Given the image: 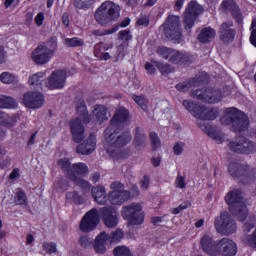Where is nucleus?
<instances>
[{
    "mask_svg": "<svg viewBox=\"0 0 256 256\" xmlns=\"http://www.w3.org/2000/svg\"><path fill=\"white\" fill-rule=\"evenodd\" d=\"M42 247L43 251L48 253V255H53V253H57V244H55V242H43Z\"/></svg>",
    "mask_w": 256,
    "mask_h": 256,
    "instance_id": "nucleus-49",
    "label": "nucleus"
},
{
    "mask_svg": "<svg viewBox=\"0 0 256 256\" xmlns=\"http://www.w3.org/2000/svg\"><path fill=\"white\" fill-rule=\"evenodd\" d=\"M94 17L99 25L105 27L121 17V6L113 1H105L96 9Z\"/></svg>",
    "mask_w": 256,
    "mask_h": 256,
    "instance_id": "nucleus-8",
    "label": "nucleus"
},
{
    "mask_svg": "<svg viewBox=\"0 0 256 256\" xmlns=\"http://www.w3.org/2000/svg\"><path fill=\"white\" fill-rule=\"evenodd\" d=\"M233 217H238L239 221H246L247 217H249V211L247 208L240 204L234 211H229Z\"/></svg>",
    "mask_w": 256,
    "mask_h": 256,
    "instance_id": "nucleus-35",
    "label": "nucleus"
},
{
    "mask_svg": "<svg viewBox=\"0 0 256 256\" xmlns=\"http://www.w3.org/2000/svg\"><path fill=\"white\" fill-rule=\"evenodd\" d=\"M250 43L256 47V28L251 31Z\"/></svg>",
    "mask_w": 256,
    "mask_h": 256,
    "instance_id": "nucleus-64",
    "label": "nucleus"
},
{
    "mask_svg": "<svg viewBox=\"0 0 256 256\" xmlns=\"http://www.w3.org/2000/svg\"><path fill=\"white\" fill-rule=\"evenodd\" d=\"M58 167L62 169L64 173H66L67 179H71L73 175H76L73 169H71V161L69 158H61L57 161Z\"/></svg>",
    "mask_w": 256,
    "mask_h": 256,
    "instance_id": "nucleus-31",
    "label": "nucleus"
},
{
    "mask_svg": "<svg viewBox=\"0 0 256 256\" xmlns=\"http://www.w3.org/2000/svg\"><path fill=\"white\" fill-rule=\"evenodd\" d=\"M96 147L97 137H95L93 134H90L84 142L77 146L76 153L79 155H91V153L95 151Z\"/></svg>",
    "mask_w": 256,
    "mask_h": 256,
    "instance_id": "nucleus-22",
    "label": "nucleus"
},
{
    "mask_svg": "<svg viewBox=\"0 0 256 256\" xmlns=\"http://www.w3.org/2000/svg\"><path fill=\"white\" fill-rule=\"evenodd\" d=\"M17 105V100H15L13 97L0 95L1 109H15Z\"/></svg>",
    "mask_w": 256,
    "mask_h": 256,
    "instance_id": "nucleus-34",
    "label": "nucleus"
},
{
    "mask_svg": "<svg viewBox=\"0 0 256 256\" xmlns=\"http://www.w3.org/2000/svg\"><path fill=\"white\" fill-rule=\"evenodd\" d=\"M53 57L48 50L43 48V45H38L35 51L32 54V59L36 65H45L51 61Z\"/></svg>",
    "mask_w": 256,
    "mask_h": 256,
    "instance_id": "nucleus-23",
    "label": "nucleus"
},
{
    "mask_svg": "<svg viewBox=\"0 0 256 256\" xmlns=\"http://www.w3.org/2000/svg\"><path fill=\"white\" fill-rule=\"evenodd\" d=\"M200 249L209 256H219V240L215 241L210 235L205 234L200 239Z\"/></svg>",
    "mask_w": 256,
    "mask_h": 256,
    "instance_id": "nucleus-18",
    "label": "nucleus"
},
{
    "mask_svg": "<svg viewBox=\"0 0 256 256\" xmlns=\"http://www.w3.org/2000/svg\"><path fill=\"white\" fill-rule=\"evenodd\" d=\"M109 110L107 107L103 105H96L94 110L92 111L93 115L96 118V121H99V123H103V121H107V112Z\"/></svg>",
    "mask_w": 256,
    "mask_h": 256,
    "instance_id": "nucleus-33",
    "label": "nucleus"
},
{
    "mask_svg": "<svg viewBox=\"0 0 256 256\" xmlns=\"http://www.w3.org/2000/svg\"><path fill=\"white\" fill-rule=\"evenodd\" d=\"M156 67L158 71H160L161 75H169V73H173V67L169 64L156 62Z\"/></svg>",
    "mask_w": 256,
    "mask_h": 256,
    "instance_id": "nucleus-44",
    "label": "nucleus"
},
{
    "mask_svg": "<svg viewBox=\"0 0 256 256\" xmlns=\"http://www.w3.org/2000/svg\"><path fill=\"white\" fill-rule=\"evenodd\" d=\"M50 54L55 55V51H57V36H52L50 39L46 41V43L39 44Z\"/></svg>",
    "mask_w": 256,
    "mask_h": 256,
    "instance_id": "nucleus-37",
    "label": "nucleus"
},
{
    "mask_svg": "<svg viewBox=\"0 0 256 256\" xmlns=\"http://www.w3.org/2000/svg\"><path fill=\"white\" fill-rule=\"evenodd\" d=\"M123 239V230L116 229L109 236L110 243H119Z\"/></svg>",
    "mask_w": 256,
    "mask_h": 256,
    "instance_id": "nucleus-50",
    "label": "nucleus"
},
{
    "mask_svg": "<svg viewBox=\"0 0 256 256\" xmlns=\"http://www.w3.org/2000/svg\"><path fill=\"white\" fill-rule=\"evenodd\" d=\"M231 27H233V21H226L220 25V40H222L223 43H233V41H235L237 31Z\"/></svg>",
    "mask_w": 256,
    "mask_h": 256,
    "instance_id": "nucleus-20",
    "label": "nucleus"
},
{
    "mask_svg": "<svg viewBox=\"0 0 256 256\" xmlns=\"http://www.w3.org/2000/svg\"><path fill=\"white\" fill-rule=\"evenodd\" d=\"M228 173L241 185H251L256 181V167H251L247 163L230 162Z\"/></svg>",
    "mask_w": 256,
    "mask_h": 256,
    "instance_id": "nucleus-7",
    "label": "nucleus"
},
{
    "mask_svg": "<svg viewBox=\"0 0 256 256\" xmlns=\"http://www.w3.org/2000/svg\"><path fill=\"white\" fill-rule=\"evenodd\" d=\"M185 147V142H176L173 147V153L174 155H182L183 149Z\"/></svg>",
    "mask_w": 256,
    "mask_h": 256,
    "instance_id": "nucleus-55",
    "label": "nucleus"
},
{
    "mask_svg": "<svg viewBox=\"0 0 256 256\" xmlns=\"http://www.w3.org/2000/svg\"><path fill=\"white\" fill-rule=\"evenodd\" d=\"M199 15H201V6H199L195 0L190 1L184 12L183 18V25L186 31L193 29L195 21H197V17H199Z\"/></svg>",
    "mask_w": 256,
    "mask_h": 256,
    "instance_id": "nucleus-14",
    "label": "nucleus"
},
{
    "mask_svg": "<svg viewBox=\"0 0 256 256\" xmlns=\"http://www.w3.org/2000/svg\"><path fill=\"white\" fill-rule=\"evenodd\" d=\"M149 185H151V177H149V175H144L143 179L141 180L142 189H149Z\"/></svg>",
    "mask_w": 256,
    "mask_h": 256,
    "instance_id": "nucleus-60",
    "label": "nucleus"
},
{
    "mask_svg": "<svg viewBox=\"0 0 256 256\" xmlns=\"http://www.w3.org/2000/svg\"><path fill=\"white\" fill-rule=\"evenodd\" d=\"M220 8L223 13H230L237 25H241V23H243V13L241 12L239 4H237V1L223 0L220 4Z\"/></svg>",
    "mask_w": 256,
    "mask_h": 256,
    "instance_id": "nucleus-17",
    "label": "nucleus"
},
{
    "mask_svg": "<svg viewBox=\"0 0 256 256\" xmlns=\"http://www.w3.org/2000/svg\"><path fill=\"white\" fill-rule=\"evenodd\" d=\"M0 81L4 83V85H13L17 83V76L9 73V72H3L0 74Z\"/></svg>",
    "mask_w": 256,
    "mask_h": 256,
    "instance_id": "nucleus-40",
    "label": "nucleus"
},
{
    "mask_svg": "<svg viewBox=\"0 0 256 256\" xmlns=\"http://www.w3.org/2000/svg\"><path fill=\"white\" fill-rule=\"evenodd\" d=\"M22 103L27 109H41L45 105V96L41 92L29 91L23 95Z\"/></svg>",
    "mask_w": 256,
    "mask_h": 256,
    "instance_id": "nucleus-16",
    "label": "nucleus"
},
{
    "mask_svg": "<svg viewBox=\"0 0 256 256\" xmlns=\"http://www.w3.org/2000/svg\"><path fill=\"white\" fill-rule=\"evenodd\" d=\"M17 123V116H9L8 114L2 112L0 115V125L2 127H13Z\"/></svg>",
    "mask_w": 256,
    "mask_h": 256,
    "instance_id": "nucleus-36",
    "label": "nucleus"
},
{
    "mask_svg": "<svg viewBox=\"0 0 256 256\" xmlns=\"http://www.w3.org/2000/svg\"><path fill=\"white\" fill-rule=\"evenodd\" d=\"M111 191L107 194V190L103 185L93 186L91 188V196L97 205H107V201L111 205H123L131 199V191L125 190V185L120 181H114L110 185Z\"/></svg>",
    "mask_w": 256,
    "mask_h": 256,
    "instance_id": "nucleus-2",
    "label": "nucleus"
},
{
    "mask_svg": "<svg viewBox=\"0 0 256 256\" xmlns=\"http://www.w3.org/2000/svg\"><path fill=\"white\" fill-rule=\"evenodd\" d=\"M174 185L176 189H185V187H187V183H185V176H180L178 173Z\"/></svg>",
    "mask_w": 256,
    "mask_h": 256,
    "instance_id": "nucleus-53",
    "label": "nucleus"
},
{
    "mask_svg": "<svg viewBox=\"0 0 256 256\" xmlns=\"http://www.w3.org/2000/svg\"><path fill=\"white\" fill-rule=\"evenodd\" d=\"M117 31H119V27H113L112 29H108V30H92L91 33L92 35H94V37H105V35H111L113 33H117Z\"/></svg>",
    "mask_w": 256,
    "mask_h": 256,
    "instance_id": "nucleus-43",
    "label": "nucleus"
},
{
    "mask_svg": "<svg viewBox=\"0 0 256 256\" xmlns=\"http://www.w3.org/2000/svg\"><path fill=\"white\" fill-rule=\"evenodd\" d=\"M220 122L231 127L233 133H245L251 125L249 116L236 107L225 108Z\"/></svg>",
    "mask_w": 256,
    "mask_h": 256,
    "instance_id": "nucleus-6",
    "label": "nucleus"
},
{
    "mask_svg": "<svg viewBox=\"0 0 256 256\" xmlns=\"http://www.w3.org/2000/svg\"><path fill=\"white\" fill-rule=\"evenodd\" d=\"M43 81H45V73L38 72L29 77L28 83L32 89H36V91H43Z\"/></svg>",
    "mask_w": 256,
    "mask_h": 256,
    "instance_id": "nucleus-30",
    "label": "nucleus"
},
{
    "mask_svg": "<svg viewBox=\"0 0 256 256\" xmlns=\"http://www.w3.org/2000/svg\"><path fill=\"white\" fill-rule=\"evenodd\" d=\"M93 0H73V5L76 9H91Z\"/></svg>",
    "mask_w": 256,
    "mask_h": 256,
    "instance_id": "nucleus-45",
    "label": "nucleus"
},
{
    "mask_svg": "<svg viewBox=\"0 0 256 256\" xmlns=\"http://www.w3.org/2000/svg\"><path fill=\"white\" fill-rule=\"evenodd\" d=\"M132 99L135 101V103H137L138 107H140L142 111H145L146 113L149 111V101L145 99V96L133 94Z\"/></svg>",
    "mask_w": 256,
    "mask_h": 256,
    "instance_id": "nucleus-39",
    "label": "nucleus"
},
{
    "mask_svg": "<svg viewBox=\"0 0 256 256\" xmlns=\"http://www.w3.org/2000/svg\"><path fill=\"white\" fill-rule=\"evenodd\" d=\"M57 186L59 189H62V191H67V189H69V180L61 178L59 179Z\"/></svg>",
    "mask_w": 256,
    "mask_h": 256,
    "instance_id": "nucleus-58",
    "label": "nucleus"
},
{
    "mask_svg": "<svg viewBox=\"0 0 256 256\" xmlns=\"http://www.w3.org/2000/svg\"><path fill=\"white\" fill-rule=\"evenodd\" d=\"M191 95L203 103H220L223 100V92L215 88L196 89Z\"/></svg>",
    "mask_w": 256,
    "mask_h": 256,
    "instance_id": "nucleus-13",
    "label": "nucleus"
},
{
    "mask_svg": "<svg viewBox=\"0 0 256 256\" xmlns=\"http://www.w3.org/2000/svg\"><path fill=\"white\" fill-rule=\"evenodd\" d=\"M109 241V234L107 232L103 231L101 232L95 239L94 242V250L99 255H104V253L107 251V248L105 247V243Z\"/></svg>",
    "mask_w": 256,
    "mask_h": 256,
    "instance_id": "nucleus-27",
    "label": "nucleus"
},
{
    "mask_svg": "<svg viewBox=\"0 0 256 256\" xmlns=\"http://www.w3.org/2000/svg\"><path fill=\"white\" fill-rule=\"evenodd\" d=\"M157 53L160 55V57L169 61V59H171L173 49L168 47H159L157 49Z\"/></svg>",
    "mask_w": 256,
    "mask_h": 256,
    "instance_id": "nucleus-48",
    "label": "nucleus"
},
{
    "mask_svg": "<svg viewBox=\"0 0 256 256\" xmlns=\"http://www.w3.org/2000/svg\"><path fill=\"white\" fill-rule=\"evenodd\" d=\"M75 105L78 117L70 121V133L75 143H81L85 139V126L83 123L89 125L91 123V115H89V110H87V104L83 97L76 98Z\"/></svg>",
    "mask_w": 256,
    "mask_h": 256,
    "instance_id": "nucleus-5",
    "label": "nucleus"
},
{
    "mask_svg": "<svg viewBox=\"0 0 256 256\" xmlns=\"http://www.w3.org/2000/svg\"><path fill=\"white\" fill-rule=\"evenodd\" d=\"M27 194L23 190H18L14 197L15 205L26 206L27 205Z\"/></svg>",
    "mask_w": 256,
    "mask_h": 256,
    "instance_id": "nucleus-41",
    "label": "nucleus"
},
{
    "mask_svg": "<svg viewBox=\"0 0 256 256\" xmlns=\"http://www.w3.org/2000/svg\"><path fill=\"white\" fill-rule=\"evenodd\" d=\"M147 141V134H145V130L141 127H136L135 135H134V146L136 149L138 147H143L145 142Z\"/></svg>",
    "mask_w": 256,
    "mask_h": 256,
    "instance_id": "nucleus-32",
    "label": "nucleus"
},
{
    "mask_svg": "<svg viewBox=\"0 0 256 256\" xmlns=\"http://www.w3.org/2000/svg\"><path fill=\"white\" fill-rule=\"evenodd\" d=\"M114 256H133L127 246H117L113 250Z\"/></svg>",
    "mask_w": 256,
    "mask_h": 256,
    "instance_id": "nucleus-47",
    "label": "nucleus"
},
{
    "mask_svg": "<svg viewBox=\"0 0 256 256\" xmlns=\"http://www.w3.org/2000/svg\"><path fill=\"white\" fill-rule=\"evenodd\" d=\"M72 201L75 205H83L85 203V198L79 194V192L74 191L72 193Z\"/></svg>",
    "mask_w": 256,
    "mask_h": 256,
    "instance_id": "nucleus-54",
    "label": "nucleus"
},
{
    "mask_svg": "<svg viewBox=\"0 0 256 256\" xmlns=\"http://www.w3.org/2000/svg\"><path fill=\"white\" fill-rule=\"evenodd\" d=\"M65 83H67V71L65 70H54L45 82L47 89L50 91L63 89Z\"/></svg>",
    "mask_w": 256,
    "mask_h": 256,
    "instance_id": "nucleus-15",
    "label": "nucleus"
},
{
    "mask_svg": "<svg viewBox=\"0 0 256 256\" xmlns=\"http://www.w3.org/2000/svg\"><path fill=\"white\" fill-rule=\"evenodd\" d=\"M79 245L83 249H89V247H91V245H93V242L91 241V239H89L88 236H81L79 239Z\"/></svg>",
    "mask_w": 256,
    "mask_h": 256,
    "instance_id": "nucleus-52",
    "label": "nucleus"
},
{
    "mask_svg": "<svg viewBox=\"0 0 256 256\" xmlns=\"http://www.w3.org/2000/svg\"><path fill=\"white\" fill-rule=\"evenodd\" d=\"M145 69H146L148 75H155L156 69H155V66H153V64L147 62L145 64Z\"/></svg>",
    "mask_w": 256,
    "mask_h": 256,
    "instance_id": "nucleus-63",
    "label": "nucleus"
},
{
    "mask_svg": "<svg viewBox=\"0 0 256 256\" xmlns=\"http://www.w3.org/2000/svg\"><path fill=\"white\" fill-rule=\"evenodd\" d=\"M121 215L124 221H127L128 225H143L145 222V214L143 213V206L139 203H131L123 206L121 209Z\"/></svg>",
    "mask_w": 256,
    "mask_h": 256,
    "instance_id": "nucleus-9",
    "label": "nucleus"
},
{
    "mask_svg": "<svg viewBox=\"0 0 256 256\" xmlns=\"http://www.w3.org/2000/svg\"><path fill=\"white\" fill-rule=\"evenodd\" d=\"M70 181H72L76 187H79L84 195H86V193H91V189L93 188L91 187V183L81 177H78L77 174H72Z\"/></svg>",
    "mask_w": 256,
    "mask_h": 256,
    "instance_id": "nucleus-29",
    "label": "nucleus"
},
{
    "mask_svg": "<svg viewBox=\"0 0 256 256\" xmlns=\"http://www.w3.org/2000/svg\"><path fill=\"white\" fill-rule=\"evenodd\" d=\"M182 105L193 117L199 119L197 125L208 137L217 139V132L213 129V126L203 121H215L219 117V108L197 105L191 100H184Z\"/></svg>",
    "mask_w": 256,
    "mask_h": 256,
    "instance_id": "nucleus-3",
    "label": "nucleus"
},
{
    "mask_svg": "<svg viewBox=\"0 0 256 256\" xmlns=\"http://www.w3.org/2000/svg\"><path fill=\"white\" fill-rule=\"evenodd\" d=\"M100 213V214H99ZM108 229H115L119 225V215L117 210L112 206H104L97 210V208H92L89 210L82 218L79 229L82 233H91L97 229L101 219Z\"/></svg>",
    "mask_w": 256,
    "mask_h": 256,
    "instance_id": "nucleus-1",
    "label": "nucleus"
},
{
    "mask_svg": "<svg viewBox=\"0 0 256 256\" xmlns=\"http://www.w3.org/2000/svg\"><path fill=\"white\" fill-rule=\"evenodd\" d=\"M118 57H125V42L121 43L116 47Z\"/></svg>",
    "mask_w": 256,
    "mask_h": 256,
    "instance_id": "nucleus-62",
    "label": "nucleus"
},
{
    "mask_svg": "<svg viewBox=\"0 0 256 256\" xmlns=\"http://www.w3.org/2000/svg\"><path fill=\"white\" fill-rule=\"evenodd\" d=\"M72 169V171L76 173V175H79L80 177H85V175L89 173V167H87V164L83 162L73 164Z\"/></svg>",
    "mask_w": 256,
    "mask_h": 256,
    "instance_id": "nucleus-38",
    "label": "nucleus"
},
{
    "mask_svg": "<svg viewBox=\"0 0 256 256\" xmlns=\"http://www.w3.org/2000/svg\"><path fill=\"white\" fill-rule=\"evenodd\" d=\"M229 211H235L239 205H243V191L241 189L230 190L224 197Z\"/></svg>",
    "mask_w": 256,
    "mask_h": 256,
    "instance_id": "nucleus-19",
    "label": "nucleus"
},
{
    "mask_svg": "<svg viewBox=\"0 0 256 256\" xmlns=\"http://www.w3.org/2000/svg\"><path fill=\"white\" fill-rule=\"evenodd\" d=\"M102 51H107V48L103 45V43H98L94 46V55L95 57L101 56L103 53Z\"/></svg>",
    "mask_w": 256,
    "mask_h": 256,
    "instance_id": "nucleus-57",
    "label": "nucleus"
},
{
    "mask_svg": "<svg viewBox=\"0 0 256 256\" xmlns=\"http://www.w3.org/2000/svg\"><path fill=\"white\" fill-rule=\"evenodd\" d=\"M219 255L222 256H236L237 255V243L229 238H222L219 240Z\"/></svg>",
    "mask_w": 256,
    "mask_h": 256,
    "instance_id": "nucleus-21",
    "label": "nucleus"
},
{
    "mask_svg": "<svg viewBox=\"0 0 256 256\" xmlns=\"http://www.w3.org/2000/svg\"><path fill=\"white\" fill-rule=\"evenodd\" d=\"M248 245L256 249V229L253 231L252 235L248 237Z\"/></svg>",
    "mask_w": 256,
    "mask_h": 256,
    "instance_id": "nucleus-61",
    "label": "nucleus"
},
{
    "mask_svg": "<svg viewBox=\"0 0 256 256\" xmlns=\"http://www.w3.org/2000/svg\"><path fill=\"white\" fill-rule=\"evenodd\" d=\"M169 63H173L174 65H191L193 61L191 55L188 53H183L173 49L169 58Z\"/></svg>",
    "mask_w": 256,
    "mask_h": 256,
    "instance_id": "nucleus-24",
    "label": "nucleus"
},
{
    "mask_svg": "<svg viewBox=\"0 0 256 256\" xmlns=\"http://www.w3.org/2000/svg\"><path fill=\"white\" fill-rule=\"evenodd\" d=\"M164 35L169 41L177 45L183 43V30H181V19L179 16H169L164 23Z\"/></svg>",
    "mask_w": 256,
    "mask_h": 256,
    "instance_id": "nucleus-10",
    "label": "nucleus"
},
{
    "mask_svg": "<svg viewBox=\"0 0 256 256\" xmlns=\"http://www.w3.org/2000/svg\"><path fill=\"white\" fill-rule=\"evenodd\" d=\"M150 141L153 151H157L161 147V139H159V135L156 132H150Z\"/></svg>",
    "mask_w": 256,
    "mask_h": 256,
    "instance_id": "nucleus-46",
    "label": "nucleus"
},
{
    "mask_svg": "<svg viewBox=\"0 0 256 256\" xmlns=\"http://www.w3.org/2000/svg\"><path fill=\"white\" fill-rule=\"evenodd\" d=\"M137 25H139V27H149V16H141L137 20Z\"/></svg>",
    "mask_w": 256,
    "mask_h": 256,
    "instance_id": "nucleus-59",
    "label": "nucleus"
},
{
    "mask_svg": "<svg viewBox=\"0 0 256 256\" xmlns=\"http://www.w3.org/2000/svg\"><path fill=\"white\" fill-rule=\"evenodd\" d=\"M199 83H203V78H201V76H196L194 78H190L184 82L176 84L175 89H177V91H180L181 93H187L189 89H191L192 87H197Z\"/></svg>",
    "mask_w": 256,
    "mask_h": 256,
    "instance_id": "nucleus-25",
    "label": "nucleus"
},
{
    "mask_svg": "<svg viewBox=\"0 0 256 256\" xmlns=\"http://www.w3.org/2000/svg\"><path fill=\"white\" fill-rule=\"evenodd\" d=\"M66 47H83L85 41L79 37L66 38L64 41Z\"/></svg>",
    "mask_w": 256,
    "mask_h": 256,
    "instance_id": "nucleus-42",
    "label": "nucleus"
},
{
    "mask_svg": "<svg viewBox=\"0 0 256 256\" xmlns=\"http://www.w3.org/2000/svg\"><path fill=\"white\" fill-rule=\"evenodd\" d=\"M217 36V31L211 28L210 26L203 28L197 36L199 43L202 45H207V43H211L213 39Z\"/></svg>",
    "mask_w": 256,
    "mask_h": 256,
    "instance_id": "nucleus-26",
    "label": "nucleus"
},
{
    "mask_svg": "<svg viewBox=\"0 0 256 256\" xmlns=\"http://www.w3.org/2000/svg\"><path fill=\"white\" fill-rule=\"evenodd\" d=\"M119 131L115 129L113 126H108L105 131L104 135L106 140L109 143H112L110 146L106 148V152L113 159L114 161H121L125 159V152L121 151V147H125L129 145L131 141H133V135H131V130L126 129L121 134L117 135Z\"/></svg>",
    "mask_w": 256,
    "mask_h": 256,
    "instance_id": "nucleus-4",
    "label": "nucleus"
},
{
    "mask_svg": "<svg viewBox=\"0 0 256 256\" xmlns=\"http://www.w3.org/2000/svg\"><path fill=\"white\" fill-rule=\"evenodd\" d=\"M228 149L238 155H251L256 153V143L245 136H238L229 142Z\"/></svg>",
    "mask_w": 256,
    "mask_h": 256,
    "instance_id": "nucleus-11",
    "label": "nucleus"
},
{
    "mask_svg": "<svg viewBox=\"0 0 256 256\" xmlns=\"http://www.w3.org/2000/svg\"><path fill=\"white\" fill-rule=\"evenodd\" d=\"M34 22L36 23L37 27H42L43 23H45V13L39 12L35 18Z\"/></svg>",
    "mask_w": 256,
    "mask_h": 256,
    "instance_id": "nucleus-56",
    "label": "nucleus"
},
{
    "mask_svg": "<svg viewBox=\"0 0 256 256\" xmlns=\"http://www.w3.org/2000/svg\"><path fill=\"white\" fill-rule=\"evenodd\" d=\"M118 39L128 43V41H131V39H133V36L131 35V31H129V30H121L118 33Z\"/></svg>",
    "mask_w": 256,
    "mask_h": 256,
    "instance_id": "nucleus-51",
    "label": "nucleus"
},
{
    "mask_svg": "<svg viewBox=\"0 0 256 256\" xmlns=\"http://www.w3.org/2000/svg\"><path fill=\"white\" fill-rule=\"evenodd\" d=\"M214 225L216 231L222 235H233L237 231V223L227 211L221 212L220 217L215 218Z\"/></svg>",
    "mask_w": 256,
    "mask_h": 256,
    "instance_id": "nucleus-12",
    "label": "nucleus"
},
{
    "mask_svg": "<svg viewBox=\"0 0 256 256\" xmlns=\"http://www.w3.org/2000/svg\"><path fill=\"white\" fill-rule=\"evenodd\" d=\"M129 121V110L125 107H120L116 110L114 116L111 119V125H117L119 123H127Z\"/></svg>",
    "mask_w": 256,
    "mask_h": 256,
    "instance_id": "nucleus-28",
    "label": "nucleus"
}]
</instances>
